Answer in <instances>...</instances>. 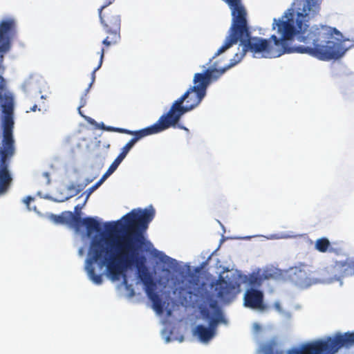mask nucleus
I'll use <instances>...</instances> for the list:
<instances>
[{"mask_svg":"<svg viewBox=\"0 0 354 354\" xmlns=\"http://www.w3.org/2000/svg\"><path fill=\"white\" fill-rule=\"evenodd\" d=\"M205 94L206 90H187L181 97L173 102L169 111L159 118L158 122L165 130L177 127L188 131L185 127L178 124V122L184 114L201 103Z\"/></svg>","mask_w":354,"mask_h":354,"instance_id":"nucleus-5","label":"nucleus"},{"mask_svg":"<svg viewBox=\"0 0 354 354\" xmlns=\"http://www.w3.org/2000/svg\"><path fill=\"white\" fill-rule=\"evenodd\" d=\"M102 44L107 46H109L111 44V42L109 41V37L105 38L103 40Z\"/></svg>","mask_w":354,"mask_h":354,"instance_id":"nucleus-28","label":"nucleus"},{"mask_svg":"<svg viewBox=\"0 0 354 354\" xmlns=\"http://www.w3.org/2000/svg\"><path fill=\"white\" fill-rule=\"evenodd\" d=\"M73 188H74V186H72V187H71L69 189H73Z\"/></svg>","mask_w":354,"mask_h":354,"instance_id":"nucleus-37","label":"nucleus"},{"mask_svg":"<svg viewBox=\"0 0 354 354\" xmlns=\"http://www.w3.org/2000/svg\"><path fill=\"white\" fill-rule=\"evenodd\" d=\"M133 131H131V130L122 129V128H118V127H114V129H113V132L125 133V134H128V135L133 134Z\"/></svg>","mask_w":354,"mask_h":354,"instance_id":"nucleus-21","label":"nucleus"},{"mask_svg":"<svg viewBox=\"0 0 354 354\" xmlns=\"http://www.w3.org/2000/svg\"><path fill=\"white\" fill-rule=\"evenodd\" d=\"M163 131H165V129L162 128L158 121H157L155 124L150 127L138 131H133V134L131 135L133 136V137L123 147L120 155L123 158H125L129 151L139 140L145 136L158 133Z\"/></svg>","mask_w":354,"mask_h":354,"instance_id":"nucleus-10","label":"nucleus"},{"mask_svg":"<svg viewBox=\"0 0 354 354\" xmlns=\"http://www.w3.org/2000/svg\"><path fill=\"white\" fill-rule=\"evenodd\" d=\"M263 281V279L261 276L252 275L249 283L252 286L259 287L262 284Z\"/></svg>","mask_w":354,"mask_h":354,"instance_id":"nucleus-18","label":"nucleus"},{"mask_svg":"<svg viewBox=\"0 0 354 354\" xmlns=\"http://www.w3.org/2000/svg\"><path fill=\"white\" fill-rule=\"evenodd\" d=\"M217 297L223 301H230L241 292V283L237 281L225 280L221 277L215 288Z\"/></svg>","mask_w":354,"mask_h":354,"instance_id":"nucleus-9","label":"nucleus"},{"mask_svg":"<svg viewBox=\"0 0 354 354\" xmlns=\"http://www.w3.org/2000/svg\"><path fill=\"white\" fill-rule=\"evenodd\" d=\"M88 91H89L88 89H86V93H85V95H86L87 92H88Z\"/></svg>","mask_w":354,"mask_h":354,"instance_id":"nucleus-36","label":"nucleus"},{"mask_svg":"<svg viewBox=\"0 0 354 354\" xmlns=\"http://www.w3.org/2000/svg\"><path fill=\"white\" fill-rule=\"evenodd\" d=\"M229 6L232 12V20L247 17V12L241 0H223Z\"/></svg>","mask_w":354,"mask_h":354,"instance_id":"nucleus-14","label":"nucleus"},{"mask_svg":"<svg viewBox=\"0 0 354 354\" xmlns=\"http://www.w3.org/2000/svg\"><path fill=\"white\" fill-rule=\"evenodd\" d=\"M115 0H105L103 5L101 6V7L99 8L100 9V12H103L106 7H108L109 5L112 4Z\"/></svg>","mask_w":354,"mask_h":354,"instance_id":"nucleus-22","label":"nucleus"},{"mask_svg":"<svg viewBox=\"0 0 354 354\" xmlns=\"http://www.w3.org/2000/svg\"><path fill=\"white\" fill-rule=\"evenodd\" d=\"M48 218L56 224H68L77 231L82 225L86 227L88 234L93 232H100L101 231L100 223L95 218L91 217L82 218L79 212L74 214L68 211L63 212L62 215L51 214L48 216Z\"/></svg>","mask_w":354,"mask_h":354,"instance_id":"nucleus-7","label":"nucleus"},{"mask_svg":"<svg viewBox=\"0 0 354 354\" xmlns=\"http://www.w3.org/2000/svg\"><path fill=\"white\" fill-rule=\"evenodd\" d=\"M104 53V49L102 48L101 53H100V62H99L98 66L94 69V71L93 72V73H95L101 67L102 62H103Z\"/></svg>","mask_w":354,"mask_h":354,"instance_id":"nucleus-24","label":"nucleus"},{"mask_svg":"<svg viewBox=\"0 0 354 354\" xmlns=\"http://www.w3.org/2000/svg\"><path fill=\"white\" fill-rule=\"evenodd\" d=\"M102 184V183L98 180L94 185H93L92 187H91L89 189H88V194H90L91 193H92L94 190H95L100 185Z\"/></svg>","mask_w":354,"mask_h":354,"instance_id":"nucleus-25","label":"nucleus"},{"mask_svg":"<svg viewBox=\"0 0 354 354\" xmlns=\"http://www.w3.org/2000/svg\"><path fill=\"white\" fill-rule=\"evenodd\" d=\"M124 158H123L120 154L118 156V157L114 160V161L111 163V165L109 166V169H110L113 172L117 169L120 164L122 162V161L124 160Z\"/></svg>","mask_w":354,"mask_h":354,"instance_id":"nucleus-19","label":"nucleus"},{"mask_svg":"<svg viewBox=\"0 0 354 354\" xmlns=\"http://www.w3.org/2000/svg\"><path fill=\"white\" fill-rule=\"evenodd\" d=\"M78 209H79V206H78V205H77V206L75 207V211H77V210H78Z\"/></svg>","mask_w":354,"mask_h":354,"instance_id":"nucleus-33","label":"nucleus"},{"mask_svg":"<svg viewBox=\"0 0 354 354\" xmlns=\"http://www.w3.org/2000/svg\"><path fill=\"white\" fill-rule=\"evenodd\" d=\"M154 216L155 209L151 205L144 209H133L117 221L104 223L105 230L109 234L122 230L124 233L111 242L107 240L104 242L102 239L92 241L85 269L89 279L94 283L100 285L102 283V274H95L93 267L94 263H98L100 268L106 266L109 276L112 281H118L122 276V283L127 288L128 287V281L124 272L127 268L131 266H136V264L133 262L127 265L124 259L118 254V242L125 236L135 240L138 234L141 235L143 239L142 243V244L135 243L136 245L135 255L142 257V255H139V250L145 243L144 232Z\"/></svg>","mask_w":354,"mask_h":354,"instance_id":"nucleus-1","label":"nucleus"},{"mask_svg":"<svg viewBox=\"0 0 354 354\" xmlns=\"http://www.w3.org/2000/svg\"><path fill=\"white\" fill-rule=\"evenodd\" d=\"M244 306L252 309L264 310L266 306L263 303V293L262 291L249 288L245 291L243 298Z\"/></svg>","mask_w":354,"mask_h":354,"instance_id":"nucleus-13","label":"nucleus"},{"mask_svg":"<svg viewBox=\"0 0 354 354\" xmlns=\"http://www.w3.org/2000/svg\"><path fill=\"white\" fill-rule=\"evenodd\" d=\"M263 279H274L276 277V272L272 270H264L261 274Z\"/></svg>","mask_w":354,"mask_h":354,"instance_id":"nucleus-20","label":"nucleus"},{"mask_svg":"<svg viewBox=\"0 0 354 354\" xmlns=\"http://www.w3.org/2000/svg\"><path fill=\"white\" fill-rule=\"evenodd\" d=\"M171 314V310H168V315H170Z\"/></svg>","mask_w":354,"mask_h":354,"instance_id":"nucleus-35","label":"nucleus"},{"mask_svg":"<svg viewBox=\"0 0 354 354\" xmlns=\"http://www.w3.org/2000/svg\"><path fill=\"white\" fill-rule=\"evenodd\" d=\"M81 190H82L81 189H77L75 192V194H77L78 193H80L81 192Z\"/></svg>","mask_w":354,"mask_h":354,"instance_id":"nucleus-32","label":"nucleus"},{"mask_svg":"<svg viewBox=\"0 0 354 354\" xmlns=\"http://www.w3.org/2000/svg\"><path fill=\"white\" fill-rule=\"evenodd\" d=\"M135 240L128 236L124 237L118 244L119 255L124 259L128 265L135 263L137 270L138 278L145 286V290L148 297L152 301L153 308L158 313L163 311V304L158 295L155 292L156 282L153 279L151 273L146 266L147 259L145 256L136 257V245L142 244V237L138 234Z\"/></svg>","mask_w":354,"mask_h":354,"instance_id":"nucleus-3","label":"nucleus"},{"mask_svg":"<svg viewBox=\"0 0 354 354\" xmlns=\"http://www.w3.org/2000/svg\"><path fill=\"white\" fill-rule=\"evenodd\" d=\"M37 110V104H34L32 107L30 108V110L29 111H26L27 113L30 112V111H32V112H35Z\"/></svg>","mask_w":354,"mask_h":354,"instance_id":"nucleus-27","label":"nucleus"},{"mask_svg":"<svg viewBox=\"0 0 354 354\" xmlns=\"http://www.w3.org/2000/svg\"><path fill=\"white\" fill-rule=\"evenodd\" d=\"M330 245V243L327 238L323 237L316 241L315 248L320 252H326Z\"/></svg>","mask_w":354,"mask_h":354,"instance_id":"nucleus-17","label":"nucleus"},{"mask_svg":"<svg viewBox=\"0 0 354 354\" xmlns=\"http://www.w3.org/2000/svg\"><path fill=\"white\" fill-rule=\"evenodd\" d=\"M113 173L110 169H108L107 171L104 174L102 178L99 180L102 183L112 174Z\"/></svg>","mask_w":354,"mask_h":354,"instance_id":"nucleus-23","label":"nucleus"},{"mask_svg":"<svg viewBox=\"0 0 354 354\" xmlns=\"http://www.w3.org/2000/svg\"><path fill=\"white\" fill-rule=\"evenodd\" d=\"M98 14L100 23L102 25L105 32L109 35H118L120 38V16L116 13L106 15L100 12V9H98Z\"/></svg>","mask_w":354,"mask_h":354,"instance_id":"nucleus-11","label":"nucleus"},{"mask_svg":"<svg viewBox=\"0 0 354 354\" xmlns=\"http://www.w3.org/2000/svg\"><path fill=\"white\" fill-rule=\"evenodd\" d=\"M39 95L40 98H41V100L45 98L44 95L41 94V91H39Z\"/></svg>","mask_w":354,"mask_h":354,"instance_id":"nucleus-31","label":"nucleus"},{"mask_svg":"<svg viewBox=\"0 0 354 354\" xmlns=\"http://www.w3.org/2000/svg\"><path fill=\"white\" fill-rule=\"evenodd\" d=\"M45 81L39 74H31L27 77L23 84L22 88H38L44 86Z\"/></svg>","mask_w":354,"mask_h":354,"instance_id":"nucleus-15","label":"nucleus"},{"mask_svg":"<svg viewBox=\"0 0 354 354\" xmlns=\"http://www.w3.org/2000/svg\"><path fill=\"white\" fill-rule=\"evenodd\" d=\"M354 346V332L336 333L333 336L317 339L292 348L287 352L281 349V354H335L342 348Z\"/></svg>","mask_w":354,"mask_h":354,"instance_id":"nucleus-4","label":"nucleus"},{"mask_svg":"<svg viewBox=\"0 0 354 354\" xmlns=\"http://www.w3.org/2000/svg\"><path fill=\"white\" fill-rule=\"evenodd\" d=\"M102 127H106L102 123V126H101V128L102 129Z\"/></svg>","mask_w":354,"mask_h":354,"instance_id":"nucleus-34","label":"nucleus"},{"mask_svg":"<svg viewBox=\"0 0 354 354\" xmlns=\"http://www.w3.org/2000/svg\"><path fill=\"white\" fill-rule=\"evenodd\" d=\"M209 307L214 310V316L213 317H211L210 312L206 307L201 308V314L204 319H209L208 327L216 334L218 325L220 323H226V320L216 301H212L209 304Z\"/></svg>","mask_w":354,"mask_h":354,"instance_id":"nucleus-12","label":"nucleus"},{"mask_svg":"<svg viewBox=\"0 0 354 354\" xmlns=\"http://www.w3.org/2000/svg\"><path fill=\"white\" fill-rule=\"evenodd\" d=\"M102 129L108 131L113 132L114 127H102Z\"/></svg>","mask_w":354,"mask_h":354,"instance_id":"nucleus-29","label":"nucleus"},{"mask_svg":"<svg viewBox=\"0 0 354 354\" xmlns=\"http://www.w3.org/2000/svg\"><path fill=\"white\" fill-rule=\"evenodd\" d=\"M230 68V64L224 67H218L216 64H214L203 73H196L193 79L194 85L190 86L189 88H207Z\"/></svg>","mask_w":354,"mask_h":354,"instance_id":"nucleus-8","label":"nucleus"},{"mask_svg":"<svg viewBox=\"0 0 354 354\" xmlns=\"http://www.w3.org/2000/svg\"><path fill=\"white\" fill-rule=\"evenodd\" d=\"M34 200V198L30 196H26L24 199V203L27 205V207H29V205H30V203L31 201H32Z\"/></svg>","mask_w":354,"mask_h":354,"instance_id":"nucleus-26","label":"nucleus"},{"mask_svg":"<svg viewBox=\"0 0 354 354\" xmlns=\"http://www.w3.org/2000/svg\"><path fill=\"white\" fill-rule=\"evenodd\" d=\"M0 195H2L8 192L12 183L9 165L16 151L14 98L9 90H0Z\"/></svg>","mask_w":354,"mask_h":354,"instance_id":"nucleus-2","label":"nucleus"},{"mask_svg":"<svg viewBox=\"0 0 354 354\" xmlns=\"http://www.w3.org/2000/svg\"><path fill=\"white\" fill-rule=\"evenodd\" d=\"M194 334V335H196L202 342H208L216 335L211 328L206 327L203 324H199L196 326Z\"/></svg>","mask_w":354,"mask_h":354,"instance_id":"nucleus-16","label":"nucleus"},{"mask_svg":"<svg viewBox=\"0 0 354 354\" xmlns=\"http://www.w3.org/2000/svg\"><path fill=\"white\" fill-rule=\"evenodd\" d=\"M322 0H294L291 7L288 9V14L293 13V16L306 30H309L310 21L319 12Z\"/></svg>","mask_w":354,"mask_h":354,"instance_id":"nucleus-6","label":"nucleus"},{"mask_svg":"<svg viewBox=\"0 0 354 354\" xmlns=\"http://www.w3.org/2000/svg\"><path fill=\"white\" fill-rule=\"evenodd\" d=\"M85 104H86V102H84L81 104V106L78 108V109H79V113H80L81 115H82V113H81V111H80L81 107L84 106L85 105Z\"/></svg>","mask_w":354,"mask_h":354,"instance_id":"nucleus-30","label":"nucleus"}]
</instances>
